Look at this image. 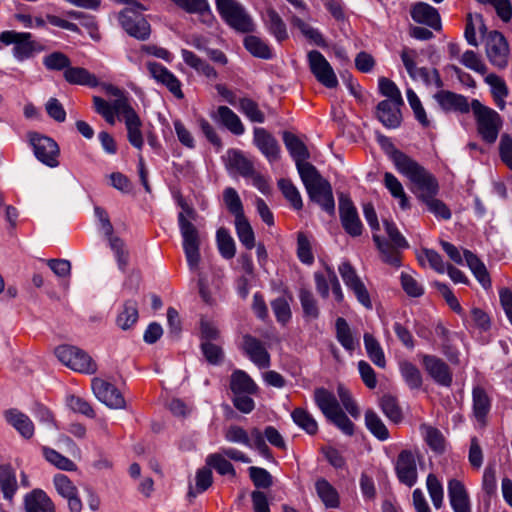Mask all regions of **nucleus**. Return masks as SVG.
I'll list each match as a JSON object with an SVG mask.
<instances>
[{
  "instance_id": "64",
  "label": "nucleus",
  "mask_w": 512,
  "mask_h": 512,
  "mask_svg": "<svg viewBox=\"0 0 512 512\" xmlns=\"http://www.w3.org/2000/svg\"><path fill=\"white\" fill-rule=\"evenodd\" d=\"M249 476L258 489H267L272 486V475L264 468L251 466L249 469Z\"/></svg>"
},
{
  "instance_id": "61",
  "label": "nucleus",
  "mask_w": 512,
  "mask_h": 512,
  "mask_svg": "<svg viewBox=\"0 0 512 512\" xmlns=\"http://www.w3.org/2000/svg\"><path fill=\"white\" fill-rule=\"evenodd\" d=\"M421 429L424 431L425 441L428 446L435 452H443L445 440L440 430L428 425H422Z\"/></svg>"
},
{
  "instance_id": "38",
  "label": "nucleus",
  "mask_w": 512,
  "mask_h": 512,
  "mask_svg": "<svg viewBox=\"0 0 512 512\" xmlns=\"http://www.w3.org/2000/svg\"><path fill=\"white\" fill-rule=\"evenodd\" d=\"M217 119L230 132L235 135H242L245 128L238 115L227 106H219L217 109Z\"/></svg>"
},
{
  "instance_id": "51",
  "label": "nucleus",
  "mask_w": 512,
  "mask_h": 512,
  "mask_svg": "<svg viewBox=\"0 0 512 512\" xmlns=\"http://www.w3.org/2000/svg\"><path fill=\"white\" fill-rule=\"evenodd\" d=\"M365 424L367 429L380 441H385L389 438L387 427L374 411H366Z\"/></svg>"
},
{
  "instance_id": "35",
  "label": "nucleus",
  "mask_w": 512,
  "mask_h": 512,
  "mask_svg": "<svg viewBox=\"0 0 512 512\" xmlns=\"http://www.w3.org/2000/svg\"><path fill=\"white\" fill-rule=\"evenodd\" d=\"M181 55L183 61L191 68H193L199 74L204 75L208 79H216L218 74L216 70L205 60L197 56L190 50L182 49Z\"/></svg>"
},
{
  "instance_id": "32",
  "label": "nucleus",
  "mask_w": 512,
  "mask_h": 512,
  "mask_svg": "<svg viewBox=\"0 0 512 512\" xmlns=\"http://www.w3.org/2000/svg\"><path fill=\"white\" fill-rule=\"evenodd\" d=\"M227 167L235 170L242 177L248 178L253 174V163L244 156V154L235 149H230L226 153Z\"/></svg>"
},
{
  "instance_id": "25",
  "label": "nucleus",
  "mask_w": 512,
  "mask_h": 512,
  "mask_svg": "<svg viewBox=\"0 0 512 512\" xmlns=\"http://www.w3.org/2000/svg\"><path fill=\"white\" fill-rule=\"evenodd\" d=\"M411 17L415 22L425 24L435 30L441 28L440 15L437 9L427 3L419 2L415 4L411 10Z\"/></svg>"
},
{
  "instance_id": "46",
  "label": "nucleus",
  "mask_w": 512,
  "mask_h": 512,
  "mask_svg": "<svg viewBox=\"0 0 512 512\" xmlns=\"http://www.w3.org/2000/svg\"><path fill=\"white\" fill-rule=\"evenodd\" d=\"M291 417L293 422L303 429L309 435H315L318 432V423L315 418L304 408H295Z\"/></svg>"
},
{
  "instance_id": "57",
  "label": "nucleus",
  "mask_w": 512,
  "mask_h": 512,
  "mask_svg": "<svg viewBox=\"0 0 512 512\" xmlns=\"http://www.w3.org/2000/svg\"><path fill=\"white\" fill-rule=\"evenodd\" d=\"M42 451L45 459L54 466H56L57 468L65 471L76 470L75 463L69 458L57 452L56 450L48 447H43Z\"/></svg>"
},
{
  "instance_id": "52",
  "label": "nucleus",
  "mask_w": 512,
  "mask_h": 512,
  "mask_svg": "<svg viewBox=\"0 0 512 512\" xmlns=\"http://www.w3.org/2000/svg\"><path fill=\"white\" fill-rule=\"evenodd\" d=\"M373 240L383 256V261L387 264L399 267L400 266V254L393 246L387 241L380 238L379 235L373 234Z\"/></svg>"
},
{
  "instance_id": "62",
  "label": "nucleus",
  "mask_w": 512,
  "mask_h": 512,
  "mask_svg": "<svg viewBox=\"0 0 512 512\" xmlns=\"http://www.w3.org/2000/svg\"><path fill=\"white\" fill-rule=\"evenodd\" d=\"M426 485L434 507L436 509L441 508L444 497L442 484L434 474L430 473L427 476Z\"/></svg>"
},
{
  "instance_id": "39",
  "label": "nucleus",
  "mask_w": 512,
  "mask_h": 512,
  "mask_svg": "<svg viewBox=\"0 0 512 512\" xmlns=\"http://www.w3.org/2000/svg\"><path fill=\"white\" fill-rule=\"evenodd\" d=\"M298 296L303 310V317L306 320L317 319L320 315V310L317 299L313 295L312 291L305 287H301L299 289Z\"/></svg>"
},
{
  "instance_id": "53",
  "label": "nucleus",
  "mask_w": 512,
  "mask_h": 512,
  "mask_svg": "<svg viewBox=\"0 0 512 512\" xmlns=\"http://www.w3.org/2000/svg\"><path fill=\"white\" fill-rule=\"evenodd\" d=\"M223 201L227 208V210L235 217L238 218L240 216L245 215L243 204L240 199L238 192L232 188L227 187L223 191Z\"/></svg>"
},
{
  "instance_id": "17",
  "label": "nucleus",
  "mask_w": 512,
  "mask_h": 512,
  "mask_svg": "<svg viewBox=\"0 0 512 512\" xmlns=\"http://www.w3.org/2000/svg\"><path fill=\"white\" fill-rule=\"evenodd\" d=\"M283 142L290 156L295 161L298 173H302L307 166H313L306 160L310 157L309 151L302 140L295 134L285 131L283 133Z\"/></svg>"
},
{
  "instance_id": "47",
  "label": "nucleus",
  "mask_w": 512,
  "mask_h": 512,
  "mask_svg": "<svg viewBox=\"0 0 512 512\" xmlns=\"http://www.w3.org/2000/svg\"><path fill=\"white\" fill-rule=\"evenodd\" d=\"M206 465L210 469H215L220 475H230L235 477L236 471L234 466L227 460V458L219 452L209 454L205 460Z\"/></svg>"
},
{
  "instance_id": "41",
  "label": "nucleus",
  "mask_w": 512,
  "mask_h": 512,
  "mask_svg": "<svg viewBox=\"0 0 512 512\" xmlns=\"http://www.w3.org/2000/svg\"><path fill=\"white\" fill-rule=\"evenodd\" d=\"M363 341L369 359L379 368H385L386 359L384 351L378 340L372 334L365 333Z\"/></svg>"
},
{
  "instance_id": "31",
  "label": "nucleus",
  "mask_w": 512,
  "mask_h": 512,
  "mask_svg": "<svg viewBox=\"0 0 512 512\" xmlns=\"http://www.w3.org/2000/svg\"><path fill=\"white\" fill-rule=\"evenodd\" d=\"M6 421L12 425L24 438H31L34 434V425L30 418L18 411L10 409L5 412Z\"/></svg>"
},
{
  "instance_id": "58",
  "label": "nucleus",
  "mask_w": 512,
  "mask_h": 512,
  "mask_svg": "<svg viewBox=\"0 0 512 512\" xmlns=\"http://www.w3.org/2000/svg\"><path fill=\"white\" fill-rule=\"evenodd\" d=\"M278 186L283 193L284 197L296 209L300 210L303 207L301 195L295 185L288 179H280Z\"/></svg>"
},
{
  "instance_id": "3",
  "label": "nucleus",
  "mask_w": 512,
  "mask_h": 512,
  "mask_svg": "<svg viewBox=\"0 0 512 512\" xmlns=\"http://www.w3.org/2000/svg\"><path fill=\"white\" fill-rule=\"evenodd\" d=\"M471 110L476 120L479 135L486 143L493 144L502 128L501 116L492 108L484 106L477 99L471 101Z\"/></svg>"
},
{
  "instance_id": "50",
  "label": "nucleus",
  "mask_w": 512,
  "mask_h": 512,
  "mask_svg": "<svg viewBox=\"0 0 512 512\" xmlns=\"http://www.w3.org/2000/svg\"><path fill=\"white\" fill-rule=\"evenodd\" d=\"M216 241L219 253L223 258L232 259L235 256V242L226 228L221 227L217 230Z\"/></svg>"
},
{
  "instance_id": "56",
  "label": "nucleus",
  "mask_w": 512,
  "mask_h": 512,
  "mask_svg": "<svg viewBox=\"0 0 512 512\" xmlns=\"http://www.w3.org/2000/svg\"><path fill=\"white\" fill-rule=\"evenodd\" d=\"M400 372L406 384L411 389H418L422 385V376L419 369L408 361L400 363Z\"/></svg>"
},
{
  "instance_id": "11",
  "label": "nucleus",
  "mask_w": 512,
  "mask_h": 512,
  "mask_svg": "<svg viewBox=\"0 0 512 512\" xmlns=\"http://www.w3.org/2000/svg\"><path fill=\"white\" fill-rule=\"evenodd\" d=\"M29 140L33 147L35 157L41 163L51 168H55L59 165V146L52 138L38 133H31Z\"/></svg>"
},
{
  "instance_id": "48",
  "label": "nucleus",
  "mask_w": 512,
  "mask_h": 512,
  "mask_svg": "<svg viewBox=\"0 0 512 512\" xmlns=\"http://www.w3.org/2000/svg\"><path fill=\"white\" fill-rule=\"evenodd\" d=\"M380 407L384 415L394 423H400L403 419L401 407L396 397L385 394L380 398Z\"/></svg>"
},
{
  "instance_id": "23",
  "label": "nucleus",
  "mask_w": 512,
  "mask_h": 512,
  "mask_svg": "<svg viewBox=\"0 0 512 512\" xmlns=\"http://www.w3.org/2000/svg\"><path fill=\"white\" fill-rule=\"evenodd\" d=\"M434 99L444 111H455L460 113H468L471 104L465 96L448 90H440L434 95Z\"/></svg>"
},
{
  "instance_id": "16",
  "label": "nucleus",
  "mask_w": 512,
  "mask_h": 512,
  "mask_svg": "<svg viewBox=\"0 0 512 512\" xmlns=\"http://www.w3.org/2000/svg\"><path fill=\"white\" fill-rule=\"evenodd\" d=\"M147 69L151 77L164 85L177 99L184 98L181 82L165 66L157 62H147Z\"/></svg>"
},
{
  "instance_id": "12",
  "label": "nucleus",
  "mask_w": 512,
  "mask_h": 512,
  "mask_svg": "<svg viewBox=\"0 0 512 512\" xmlns=\"http://www.w3.org/2000/svg\"><path fill=\"white\" fill-rule=\"evenodd\" d=\"M307 60L311 73L319 83L329 89L338 86L337 76L332 66L321 52L318 50L309 51Z\"/></svg>"
},
{
  "instance_id": "13",
  "label": "nucleus",
  "mask_w": 512,
  "mask_h": 512,
  "mask_svg": "<svg viewBox=\"0 0 512 512\" xmlns=\"http://www.w3.org/2000/svg\"><path fill=\"white\" fill-rule=\"evenodd\" d=\"M338 271L345 285L355 294L358 302L364 307L371 309L372 303L369 292L351 263L343 261L339 265Z\"/></svg>"
},
{
  "instance_id": "42",
  "label": "nucleus",
  "mask_w": 512,
  "mask_h": 512,
  "mask_svg": "<svg viewBox=\"0 0 512 512\" xmlns=\"http://www.w3.org/2000/svg\"><path fill=\"white\" fill-rule=\"evenodd\" d=\"M244 47L249 51L254 57L261 59H272L273 51L266 41L263 39L249 35L244 38Z\"/></svg>"
},
{
  "instance_id": "27",
  "label": "nucleus",
  "mask_w": 512,
  "mask_h": 512,
  "mask_svg": "<svg viewBox=\"0 0 512 512\" xmlns=\"http://www.w3.org/2000/svg\"><path fill=\"white\" fill-rule=\"evenodd\" d=\"M264 25L267 31L278 41L283 42L288 38L287 26L281 16L273 8H268L264 17Z\"/></svg>"
},
{
  "instance_id": "14",
  "label": "nucleus",
  "mask_w": 512,
  "mask_h": 512,
  "mask_svg": "<svg viewBox=\"0 0 512 512\" xmlns=\"http://www.w3.org/2000/svg\"><path fill=\"white\" fill-rule=\"evenodd\" d=\"M339 216L341 225L348 235L358 237L362 234L363 224L357 209L351 199L344 194L339 196Z\"/></svg>"
},
{
  "instance_id": "30",
  "label": "nucleus",
  "mask_w": 512,
  "mask_h": 512,
  "mask_svg": "<svg viewBox=\"0 0 512 512\" xmlns=\"http://www.w3.org/2000/svg\"><path fill=\"white\" fill-rule=\"evenodd\" d=\"M64 79L72 85L96 87L99 84L97 77L83 67L69 66L63 73Z\"/></svg>"
},
{
  "instance_id": "54",
  "label": "nucleus",
  "mask_w": 512,
  "mask_h": 512,
  "mask_svg": "<svg viewBox=\"0 0 512 512\" xmlns=\"http://www.w3.org/2000/svg\"><path fill=\"white\" fill-rule=\"evenodd\" d=\"M290 22L294 27H297L307 39L311 40L316 45L322 47L326 45L322 34L298 16L293 15L290 19Z\"/></svg>"
},
{
  "instance_id": "7",
  "label": "nucleus",
  "mask_w": 512,
  "mask_h": 512,
  "mask_svg": "<svg viewBox=\"0 0 512 512\" xmlns=\"http://www.w3.org/2000/svg\"><path fill=\"white\" fill-rule=\"evenodd\" d=\"M55 355L65 366L74 371L86 374H94L97 371V364L82 349L71 346L61 345L55 349Z\"/></svg>"
},
{
  "instance_id": "18",
  "label": "nucleus",
  "mask_w": 512,
  "mask_h": 512,
  "mask_svg": "<svg viewBox=\"0 0 512 512\" xmlns=\"http://www.w3.org/2000/svg\"><path fill=\"white\" fill-rule=\"evenodd\" d=\"M398 104L391 100L380 101L375 109V117L387 129H396L401 125L402 114Z\"/></svg>"
},
{
  "instance_id": "19",
  "label": "nucleus",
  "mask_w": 512,
  "mask_h": 512,
  "mask_svg": "<svg viewBox=\"0 0 512 512\" xmlns=\"http://www.w3.org/2000/svg\"><path fill=\"white\" fill-rule=\"evenodd\" d=\"M241 348L258 368L264 369L270 366V355L257 338L250 334L244 335Z\"/></svg>"
},
{
  "instance_id": "59",
  "label": "nucleus",
  "mask_w": 512,
  "mask_h": 512,
  "mask_svg": "<svg viewBox=\"0 0 512 512\" xmlns=\"http://www.w3.org/2000/svg\"><path fill=\"white\" fill-rule=\"evenodd\" d=\"M378 88L380 94L387 97L386 100L395 101L398 104H404L401 92L392 80L386 77H380L378 80Z\"/></svg>"
},
{
  "instance_id": "15",
  "label": "nucleus",
  "mask_w": 512,
  "mask_h": 512,
  "mask_svg": "<svg viewBox=\"0 0 512 512\" xmlns=\"http://www.w3.org/2000/svg\"><path fill=\"white\" fill-rule=\"evenodd\" d=\"M92 389L95 396L109 408H125V399L121 392L113 384L102 379L95 378L92 380Z\"/></svg>"
},
{
  "instance_id": "28",
  "label": "nucleus",
  "mask_w": 512,
  "mask_h": 512,
  "mask_svg": "<svg viewBox=\"0 0 512 512\" xmlns=\"http://www.w3.org/2000/svg\"><path fill=\"white\" fill-rule=\"evenodd\" d=\"M472 400L474 417L478 423L485 425L486 416L491 408V400L484 388L480 386L474 387L472 390Z\"/></svg>"
},
{
  "instance_id": "33",
  "label": "nucleus",
  "mask_w": 512,
  "mask_h": 512,
  "mask_svg": "<svg viewBox=\"0 0 512 512\" xmlns=\"http://www.w3.org/2000/svg\"><path fill=\"white\" fill-rule=\"evenodd\" d=\"M464 260L479 283L485 288L491 286V279L485 264L469 250L463 251Z\"/></svg>"
},
{
  "instance_id": "24",
  "label": "nucleus",
  "mask_w": 512,
  "mask_h": 512,
  "mask_svg": "<svg viewBox=\"0 0 512 512\" xmlns=\"http://www.w3.org/2000/svg\"><path fill=\"white\" fill-rule=\"evenodd\" d=\"M448 496L454 512H471L469 497L462 482L451 479L448 482Z\"/></svg>"
},
{
  "instance_id": "9",
  "label": "nucleus",
  "mask_w": 512,
  "mask_h": 512,
  "mask_svg": "<svg viewBox=\"0 0 512 512\" xmlns=\"http://www.w3.org/2000/svg\"><path fill=\"white\" fill-rule=\"evenodd\" d=\"M418 53L414 49L405 47L401 52V59L409 76L415 81H422L425 85H434L437 88L443 86L437 69H427L416 66Z\"/></svg>"
},
{
  "instance_id": "10",
  "label": "nucleus",
  "mask_w": 512,
  "mask_h": 512,
  "mask_svg": "<svg viewBox=\"0 0 512 512\" xmlns=\"http://www.w3.org/2000/svg\"><path fill=\"white\" fill-rule=\"evenodd\" d=\"M485 52L489 62L498 69L508 65L509 44L499 31H490L485 40Z\"/></svg>"
},
{
  "instance_id": "1",
  "label": "nucleus",
  "mask_w": 512,
  "mask_h": 512,
  "mask_svg": "<svg viewBox=\"0 0 512 512\" xmlns=\"http://www.w3.org/2000/svg\"><path fill=\"white\" fill-rule=\"evenodd\" d=\"M182 211L178 214V224L183 238V250L187 259L188 266L191 270L198 267L200 262V240L199 233L195 225L187 219L192 220L196 217V212L192 206L187 204L182 198L178 201Z\"/></svg>"
},
{
  "instance_id": "37",
  "label": "nucleus",
  "mask_w": 512,
  "mask_h": 512,
  "mask_svg": "<svg viewBox=\"0 0 512 512\" xmlns=\"http://www.w3.org/2000/svg\"><path fill=\"white\" fill-rule=\"evenodd\" d=\"M318 497L326 508H337L340 505V497L337 490L325 479L319 478L315 483Z\"/></svg>"
},
{
  "instance_id": "34",
  "label": "nucleus",
  "mask_w": 512,
  "mask_h": 512,
  "mask_svg": "<svg viewBox=\"0 0 512 512\" xmlns=\"http://www.w3.org/2000/svg\"><path fill=\"white\" fill-rule=\"evenodd\" d=\"M335 329L337 341L346 351L352 353L359 345V341L354 337L348 322L344 318L338 317L335 322Z\"/></svg>"
},
{
  "instance_id": "49",
  "label": "nucleus",
  "mask_w": 512,
  "mask_h": 512,
  "mask_svg": "<svg viewBox=\"0 0 512 512\" xmlns=\"http://www.w3.org/2000/svg\"><path fill=\"white\" fill-rule=\"evenodd\" d=\"M384 185L391 195L399 200V205L403 210L409 208L408 197L404 192L403 186L391 172L384 174Z\"/></svg>"
},
{
  "instance_id": "29",
  "label": "nucleus",
  "mask_w": 512,
  "mask_h": 512,
  "mask_svg": "<svg viewBox=\"0 0 512 512\" xmlns=\"http://www.w3.org/2000/svg\"><path fill=\"white\" fill-rule=\"evenodd\" d=\"M314 401L323 415L328 418L336 413L341 406L336 396L325 388H316L314 391Z\"/></svg>"
},
{
  "instance_id": "60",
  "label": "nucleus",
  "mask_w": 512,
  "mask_h": 512,
  "mask_svg": "<svg viewBox=\"0 0 512 512\" xmlns=\"http://www.w3.org/2000/svg\"><path fill=\"white\" fill-rule=\"evenodd\" d=\"M43 64L46 69L51 71L66 70L71 65V61L67 55L62 52H53L43 58Z\"/></svg>"
},
{
  "instance_id": "6",
  "label": "nucleus",
  "mask_w": 512,
  "mask_h": 512,
  "mask_svg": "<svg viewBox=\"0 0 512 512\" xmlns=\"http://www.w3.org/2000/svg\"><path fill=\"white\" fill-rule=\"evenodd\" d=\"M147 7L139 2L133 3V7H127L119 12L118 19L122 28L132 37L138 40H146L151 33L148 21L138 13L145 11Z\"/></svg>"
},
{
  "instance_id": "40",
  "label": "nucleus",
  "mask_w": 512,
  "mask_h": 512,
  "mask_svg": "<svg viewBox=\"0 0 512 512\" xmlns=\"http://www.w3.org/2000/svg\"><path fill=\"white\" fill-rule=\"evenodd\" d=\"M17 480L13 468L10 465L0 466V491L6 500H12L17 490Z\"/></svg>"
},
{
  "instance_id": "36",
  "label": "nucleus",
  "mask_w": 512,
  "mask_h": 512,
  "mask_svg": "<svg viewBox=\"0 0 512 512\" xmlns=\"http://www.w3.org/2000/svg\"><path fill=\"white\" fill-rule=\"evenodd\" d=\"M230 388L234 394H254L257 391L256 383L243 370H235L231 374Z\"/></svg>"
},
{
  "instance_id": "4",
  "label": "nucleus",
  "mask_w": 512,
  "mask_h": 512,
  "mask_svg": "<svg viewBox=\"0 0 512 512\" xmlns=\"http://www.w3.org/2000/svg\"><path fill=\"white\" fill-rule=\"evenodd\" d=\"M397 171L416 186L417 196L421 201L431 195H437L439 186L436 178L412 158Z\"/></svg>"
},
{
  "instance_id": "55",
  "label": "nucleus",
  "mask_w": 512,
  "mask_h": 512,
  "mask_svg": "<svg viewBox=\"0 0 512 512\" xmlns=\"http://www.w3.org/2000/svg\"><path fill=\"white\" fill-rule=\"evenodd\" d=\"M213 482L212 470L206 465L203 468L198 469L196 472V487L189 488L188 496L196 497L197 494L206 491Z\"/></svg>"
},
{
  "instance_id": "26",
  "label": "nucleus",
  "mask_w": 512,
  "mask_h": 512,
  "mask_svg": "<svg viewBox=\"0 0 512 512\" xmlns=\"http://www.w3.org/2000/svg\"><path fill=\"white\" fill-rule=\"evenodd\" d=\"M26 512H55V506L48 495L35 489L25 497Z\"/></svg>"
},
{
  "instance_id": "20",
  "label": "nucleus",
  "mask_w": 512,
  "mask_h": 512,
  "mask_svg": "<svg viewBox=\"0 0 512 512\" xmlns=\"http://www.w3.org/2000/svg\"><path fill=\"white\" fill-rule=\"evenodd\" d=\"M253 143L269 162L277 161L280 158V146L275 137L266 129L254 128Z\"/></svg>"
},
{
  "instance_id": "21",
  "label": "nucleus",
  "mask_w": 512,
  "mask_h": 512,
  "mask_svg": "<svg viewBox=\"0 0 512 512\" xmlns=\"http://www.w3.org/2000/svg\"><path fill=\"white\" fill-rule=\"evenodd\" d=\"M395 470L399 481L408 487L417 482L416 461L411 451L403 450L399 453Z\"/></svg>"
},
{
  "instance_id": "8",
  "label": "nucleus",
  "mask_w": 512,
  "mask_h": 512,
  "mask_svg": "<svg viewBox=\"0 0 512 512\" xmlns=\"http://www.w3.org/2000/svg\"><path fill=\"white\" fill-rule=\"evenodd\" d=\"M0 41L5 45L13 44V56L18 61L31 58L36 52L42 51V46L32 39L28 32L7 30L0 33Z\"/></svg>"
},
{
  "instance_id": "44",
  "label": "nucleus",
  "mask_w": 512,
  "mask_h": 512,
  "mask_svg": "<svg viewBox=\"0 0 512 512\" xmlns=\"http://www.w3.org/2000/svg\"><path fill=\"white\" fill-rule=\"evenodd\" d=\"M235 229L239 241L246 249L251 250L255 247L254 231L245 215L235 218Z\"/></svg>"
},
{
  "instance_id": "2",
  "label": "nucleus",
  "mask_w": 512,
  "mask_h": 512,
  "mask_svg": "<svg viewBox=\"0 0 512 512\" xmlns=\"http://www.w3.org/2000/svg\"><path fill=\"white\" fill-rule=\"evenodd\" d=\"M311 201L317 203L328 214H334L335 201L330 183L324 179L315 166H307L299 174Z\"/></svg>"
},
{
  "instance_id": "45",
  "label": "nucleus",
  "mask_w": 512,
  "mask_h": 512,
  "mask_svg": "<svg viewBox=\"0 0 512 512\" xmlns=\"http://www.w3.org/2000/svg\"><path fill=\"white\" fill-rule=\"evenodd\" d=\"M377 141L384 152L391 159L397 170L411 158L397 149L390 138L380 134L377 136Z\"/></svg>"
},
{
  "instance_id": "63",
  "label": "nucleus",
  "mask_w": 512,
  "mask_h": 512,
  "mask_svg": "<svg viewBox=\"0 0 512 512\" xmlns=\"http://www.w3.org/2000/svg\"><path fill=\"white\" fill-rule=\"evenodd\" d=\"M239 105L241 112L244 113L251 122L263 123L265 121L264 113L252 99L242 98Z\"/></svg>"
},
{
  "instance_id": "22",
  "label": "nucleus",
  "mask_w": 512,
  "mask_h": 512,
  "mask_svg": "<svg viewBox=\"0 0 512 512\" xmlns=\"http://www.w3.org/2000/svg\"><path fill=\"white\" fill-rule=\"evenodd\" d=\"M423 364L428 374L437 384L445 387H449L452 384V373L443 360L436 356L425 355L423 357Z\"/></svg>"
},
{
  "instance_id": "5",
  "label": "nucleus",
  "mask_w": 512,
  "mask_h": 512,
  "mask_svg": "<svg viewBox=\"0 0 512 512\" xmlns=\"http://www.w3.org/2000/svg\"><path fill=\"white\" fill-rule=\"evenodd\" d=\"M216 8L222 19L240 33H251L255 30L252 17L237 0H216Z\"/></svg>"
},
{
  "instance_id": "43",
  "label": "nucleus",
  "mask_w": 512,
  "mask_h": 512,
  "mask_svg": "<svg viewBox=\"0 0 512 512\" xmlns=\"http://www.w3.org/2000/svg\"><path fill=\"white\" fill-rule=\"evenodd\" d=\"M138 304L135 300H127L116 318V324L122 330L130 329L138 320Z\"/></svg>"
}]
</instances>
